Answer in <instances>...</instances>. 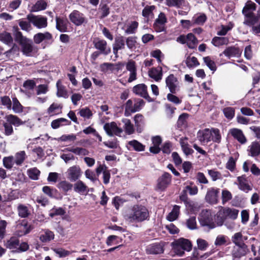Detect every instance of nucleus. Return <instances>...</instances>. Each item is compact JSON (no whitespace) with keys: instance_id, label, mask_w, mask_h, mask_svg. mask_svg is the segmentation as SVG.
<instances>
[{"instance_id":"6","label":"nucleus","mask_w":260,"mask_h":260,"mask_svg":"<svg viewBox=\"0 0 260 260\" xmlns=\"http://www.w3.org/2000/svg\"><path fill=\"white\" fill-rule=\"evenodd\" d=\"M172 180L171 175L168 173H165L157 180L156 190H165L170 184Z\"/></svg>"},{"instance_id":"54","label":"nucleus","mask_w":260,"mask_h":260,"mask_svg":"<svg viewBox=\"0 0 260 260\" xmlns=\"http://www.w3.org/2000/svg\"><path fill=\"white\" fill-rule=\"evenodd\" d=\"M222 203L224 205L232 199V194L230 191L226 189H223L221 193Z\"/></svg>"},{"instance_id":"56","label":"nucleus","mask_w":260,"mask_h":260,"mask_svg":"<svg viewBox=\"0 0 260 260\" xmlns=\"http://www.w3.org/2000/svg\"><path fill=\"white\" fill-rule=\"evenodd\" d=\"M42 191L45 194L48 196L50 198L54 197L57 191L55 188L50 187V186H44L42 188Z\"/></svg>"},{"instance_id":"32","label":"nucleus","mask_w":260,"mask_h":260,"mask_svg":"<svg viewBox=\"0 0 260 260\" xmlns=\"http://www.w3.org/2000/svg\"><path fill=\"white\" fill-rule=\"evenodd\" d=\"M148 73L149 77L156 81L160 80L162 78V74L161 67L152 68L149 71Z\"/></svg>"},{"instance_id":"25","label":"nucleus","mask_w":260,"mask_h":260,"mask_svg":"<svg viewBox=\"0 0 260 260\" xmlns=\"http://www.w3.org/2000/svg\"><path fill=\"white\" fill-rule=\"evenodd\" d=\"M247 253V246L246 245L237 246L232 251V256L234 258L239 259L244 256Z\"/></svg>"},{"instance_id":"38","label":"nucleus","mask_w":260,"mask_h":260,"mask_svg":"<svg viewBox=\"0 0 260 260\" xmlns=\"http://www.w3.org/2000/svg\"><path fill=\"white\" fill-rule=\"evenodd\" d=\"M180 207L178 205H175L172 211L167 216V219L170 221H173L176 220L179 214Z\"/></svg>"},{"instance_id":"26","label":"nucleus","mask_w":260,"mask_h":260,"mask_svg":"<svg viewBox=\"0 0 260 260\" xmlns=\"http://www.w3.org/2000/svg\"><path fill=\"white\" fill-rule=\"evenodd\" d=\"M19 240L16 237H12L7 240L5 242V246L10 249H12L13 252H16V250L19 246Z\"/></svg>"},{"instance_id":"9","label":"nucleus","mask_w":260,"mask_h":260,"mask_svg":"<svg viewBox=\"0 0 260 260\" xmlns=\"http://www.w3.org/2000/svg\"><path fill=\"white\" fill-rule=\"evenodd\" d=\"M166 86L172 93H175L178 90L179 82L174 75H170L166 79Z\"/></svg>"},{"instance_id":"4","label":"nucleus","mask_w":260,"mask_h":260,"mask_svg":"<svg viewBox=\"0 0 260 260\" xmlns=\"http://www.w3.org/2000/svg\"><path fill=\"white\" fill-rule=\"evenodd\" d=\"M199 221L202 226H207L210 229L214 228L217 225L213 221L211 212L208 210L202 211L200 216Z\"/></svg>"},{"instance_id":"7","label":"nucleus","mask_w":260,"mask_h":260,"mask_svg":"<svg viewBox=\"0 0 260 260\" xmlns=\"http://www.w3.org/2000/svg\"><path fill=\"white\" fill-rule=\"evenodd\" d=\"M67 177L71 181H76L82 176V172L80 167L74 165L69 168L67 171Z\"/></svg>"},{"instance_id":"42","label":"nucleus","mask_w":260,"mask_h":260,"mask_svg":"<svg viewBox=\"0 0 260 260\" xmlns=\"http://www.w3.org/2000/svg\"><path fill=\"white\" fill-rule=\"evenodd\" d=\"M0 41L7 45H11L13 40L9 32L5 31L0 34Z\"/></svg>"},{"instance_id":"57","label":"nucleus","mask_w":260,"mask_h":260,"mask_svg":"<svg viewBox=\"0 0 260 260\" xmlns=\"http://www.w3.org/2000/svg\"><path fill=\"white\" fill-rule=\"evenodd\" d=\"M210 255V253H206L203 255H200L199 253V251L194 249L192 252V257L191 258H192V259H200L202 260L203 258H206L208 257Z\"/></svg>"},{"instance_id":"47","label":"nucleus","mask_w":260,"mask_h":260,"mask_svg":"<svg viewBox=\"0 0 260 260\" xmlns=\"http://www.w3.org/2000/svg\"><path fill=\"white\" fill-rule=\"evenodd\" d=\"M155 8L154 6H146L142 11L143 16L148 19L149 18H152L153 17V11Z\"/></svg>"},{"instance_id":"31","label":"nucleus","mask_w":260,"mask_h":260,"mask_svg":"<svg viewBox=\"0 0 260 260\" xmlns=\"http://www.w3.org/2000/svg\"><path fill=\"white\" fill-rule=\"evenodd\" d=\"M125 46V41L123 37H119L115 39V43L113 45V53L117 55L119 50L123 49Z\"/></svg>"},{"instance_id":"27","label":"nucleus","mask_w":260,"mask_h":260,"mask_svg":"<svg viewBox=\"0 0 260 260\" xmlns=\"http://www.w3.org/2000/svg\"><path fill=\"white\" fill-rule=\"evenodd\" d=\"M52 38V36L48 32L44 33L39 32L36 34L34 37V41L36 44H40L43 41L50 40Z\"/></svg>"},{"instance_id":"17","label":"nucleus","mask_w":260,"mask_h":260,"mask_svg":"<svg viewBox=\"0 0 260 260\" xmlns=\"http://www.w3.org/2000/svg\"><path fill=\"white\" fill-rule=\"evenodd\" d=\"M238 185L239 188L247 193L252 190V186L248 183V181L245 176L237 177Z\"/></svg>"},{"instance_id":"13","label":"nucleus","mask_w":260,"mask_h":260,"mask_svg":"<svg viewBox=\"0 0 260 260\" xmlns=\"http://www.w3.org/2000/svg\"><path fill=\"white\" fill-rule=\"evenodd\" d=\"M94 47L100 50L102 53L108 55L111 52V48L107 47V44L105 40L96 39L93 41Z\"/></svg>"},{"instance_id":"39","label":"nucleus","mask_w":260,"mask_h":260,"mask_svg":"<svg viewBox=\"0 0 260 260\" xmlns=\"http://www.w3.org/2000/svg\"><path fill=\"white\" fill-rule=\"evenodd\" d=\"M229 43V39L226 37H215L212 40V43L216 47L226 45Z\"/></svg>"},{"instance_id":"15","label":"nucleus","mask_w":260,"mask_h":260,"mask_svg":"<svg viewBox=\"0 0 260 260\" xmlns=\"http://www.w3.org/2000/svg\"><path fill=\"white\" fill-rule=\"evenodd\" d=\"M219 192V189H215L214 188H209L205 197L206 201L211 204H216L218 202Z\"/></svg>"},{"instance_id":"28","label":"nucleus","mask_w":260,"mask_h":260,"mask_svg":"<svg viewBox=\"0 0 260 260\" xmlns=\"http://www.w3.org/2000/svg\"><path fill=\"white\" fill-rule=\"evenodd\" d=\"M223 54L229 58L232 57H238L240 56L241 54V51L238 48L230 47L227 48L223 52Z\"/></svg>"},{"instance_id":"11","label":"nucleus","mask_w":260,"mask_h":260,"mask_svg":"<svg viewBox=\"0 0 260 260\" xmlns=\"http://www.w3.org/2000/svg\"><path fill=\"white\" fill-rule=\"evenodd\" d=\"M212 136L211 129L205 128L198 132L197 138L202 144H206L211 140Z\"/></svg>"},{"instance_id":"23","label":"nucleus","mask_w":260,"mask_h":260,"mask_svg":"<svg viewBox=\"0 0 260 260\" xmlns=\"http://www.w3.org/2000/svg\"><path fill=\"white\" fill-rule=\"evenodd\" d=\"M126 68L130 72L128 82H131L136 79L137 73L135 62L132 60H129L126 65Z\"/></svg>"},{"instance_id":"59","label":"nucleus","mask_w":260,"mask_h":260,"mask_svg":"<svg viewBox=\"0 0 260 260\" xmlns=\"http://www.w3.org/2000/svg\"><path fill=\"white\" fill-rule=\"evenodd\" d=\"M198 248L199 250L205 251L209 246L208 243L204 239L199 238L197 240Z\"/></svg>"},{"instance_id":"22","label":"nucleus","mask_w":260,"mask_h":260,"mask_svg":"<svg viewBox=\"0 0 260 260\" xmlns=\"http://www.w3.org/2000/svg\"><path fill=\"white\" fill-rule=\"evenodd\" d=\"M56 27L60 32L67 31L69 21L65 17H56Z\"/></svg>"},{"instance_id":"19","label":"nucleus","mask_w":260,"mask_h":260,"mask_svg":"<svg viewBox=\"0 0 260 260\" xmlns=\"http://www.w3.org/2000/svg\"><path fill=\"white\" fill-rule=\"evenodd\" d=\"M147 254H157L163 253V246L160 243H153L149 245L146 248Z\"/></svg>"},{"instance_id":"36","label":"nucleus","mask_w":260,"mask_h":260,"mask_svg":"<svg viewBox=\"0 0 260 260\" xmlns=\"http://www.w3.org/2000/svg\"><path fill=\"white\" fill-rule=\"evenodd\" d=\"M47 6V3L44 0H39L31 8V12H38L45 10Z\"/></svg>"},{"instance_id":"41","label":"nucleus","mask_w":260,"mask_h":260,"mask_svg":"<svg viewBox=\"0 0 260 260\" xmlns=\"http://www.w3.org/2000/svg\"><path fill=\"white\" fill-rule=\"evenodd\" d=\"M17 210L19 216L22 218H25L30 214L28 207L23 204H19L18 206Z\"/></svg>"},{"instance_id":"43","label":"nucleus","mask_w":260,"mask_h":260,"mask_svg":"<svg viewBox=\"0 0 260 260\" xmlns=\"http://www.w3.org/2000/svg\"><path fill=\"white\" fill-rule=\"evenodd\" d=\"M56 86L57 88V96L58 97L68 98L69 96L68 92L65 87L60 84L59 81H57Z\"/></svg>"},{"instance_id":"55","label":"nucleus","mask_w":260,"mask_h":260,"mask_svg":"<svg viewBox=\"0 0 260 260\" xmlns=\"http://www.w3.org/2000/svg\"><path fill=\"white\" fill-rule=\"evenodd\" d=\"M12 109L15 113H18L22 112L23 107L18 100L16 98L13 99V107Z\"/></svg>"},{"instance_id":"44","label":"nucleus","mask_w":260,"mask_h":260,"mask_svg":"<svg viewBox=\"0 0 260 260\" xmlns=\"http://www.w3.org/2000/svg\"><path fill=\"white\" fill-rule=\"evenodd\" d=\"M65 122L64 125H68L70 123V122L66 118H60L55 120H54L51 122V127L53 129H56L63 124L62 123Z\"/></svg>"},{"instance_id":"51","label":"nucleus","mask_w":260,"mask_h":260,"mask_svg":"<svg viewBox=\"0 0 260 260\" xmlns=\"http://www.w3.org/2000/svg\"><path fill=\"white\" fill-rule=\"evenodd\" d=\"M180 144L182 150L186 155H190L193 153V149H191L189 145L186 142L181 141Z\"/></svg>"},{"instance_id":"12","label":"nucleus","mask_w":260,"mask_h":260,"mask_svg":"<svg viewBox=\"0 0 260 260\" xmlns=\"http://www.w3.org/2000/svg\"><path fill=\"white\" fill-rule=\"evenodd\" d=\"M32 229L31 225L28 224L25 221L23 220L17 225L16 233L17 236L21 237L29 233Z\"/></svg>"},{"instance_id":"14","label":"nucleus","mask_w":260,"mask_h":260,"mask_svg":"<svg viewBox=\"0 0 260 260\" xmlns=\"http://www.w3.org/2000/svg\"><path fill=\"white\" fill-rule=\"evenodd\" d=\"M39 238L43 243H48L54 239V234L49 229H42L39 233Z\"/></svg>"},{"instance_id":"52","label":"nucleus","mask_w":260,"mask_h":260,"mask_svg":"<svg viewBox=\"0 0 260 260\" xmlns=\"http://www.w3.org/2000/svg\"><path fill=\"white\" fill-rule=\"evenodd\" d=\"M40 172L36 168H33L28 170L27 175L31 179L33 180H38L40 175Z\"/></svg>"},{"instance_id":"29","label":"nucleus","mask_w":260,"mask_h":260,"mask_svg":"<svg viewBox=\"0 0 260 260\" xmlns=\"http://www.w3.org/2000/svg\"><path fill=\"white\" fill-rule=\"evenodd\" d=\"M256 10V5L254 2L249 1L243 8L242 12L245 16H250L253 14L252 12Z\"/></svg>"},{"instance_id":"40","label":"nucleus","mask_w":260,"mask_h":260,"mask_svg":"<svg viewBox=\"0 0 260 260\" xmlns=\"http://www.w3.org/2000/svg\"><path fill=\"white\" fill-rule=\"evenodd\" d=\"M186 38V44L187 46L191 49L194 48L198 44L197 39L192 33L188 34L187 35Z\"/></svg>"},{"instance_id":"49","label":"nucleus","mask_w":260,"mask_h":260,"mask_svg":"<svg viewBox=\"0 0 260 260\" xmlns=\"http://www.w3.org/2000/svg\"><path fill=\"white\" fill-rule=\"evenodd\" d=\"M26 158V154L24 151H20L15 155V163L18 165H21Z\"/></svg>"},{"instance_id":"30","label":"nucleus","mask_w":260,"mask_h":260,"mask_svg":"<svg viewBox=\"0 0 260 260\" xmlns=\"http://www.w3.org/2000/svg\"><path fill=\"white\" fill-rule=\"evenodd\" d=\"M123 123V128L125 133L128 135L133 134L135 133V127L128 119L123 118L122 119Z\"/></svg>"},{"instance_id":"53","label":"nucleus","mask_w":260,"mask_h":260,"mask_svg":"<svg viewBox=\"0 0 260 260\" xmlns=\"http://www.w3.org/2000/svg\"><path fill=\"white\" fill-rule=\"evenodd\" d=\"M14 163L15 160H14V157L12 156L5 157L3 158V165L7 169H11Z\"/></svg>"},{"instance_id":"46","label":"nucleus","mask_w":260,"mask_h":260,"mask_svg":"<svg viewBox=\"0 0 260 260\" xmlns=\"http://www.w3.org/2000/svg\"><path fill=\"white\" fill-rule=\"evenodd\" d=\"M62 108V106L56 103H53L48 109L47 112L49 115L52 116L59 113Z\"/></svg>"},{"instance_id":"63","label":"nucleus","mask_w":260,"mask_h":260,"mask_svg":"<svg viewBox=\"0 0 260 260\" xmlns=\"http://www.w3.org/2000/svg\"><path fill=\"white\" fill-rule=\"evenodd\" d=\"M58 188L67 192L72 188L73 185L67 181H62L58 184Z\"/></svg>"},{"instance_id":"58","label":"nucleus","mask_w":260,"mask_h":260,"mask_svg":"<svg viewBox=\"0 0 260 260\" xmlns=\"http://www.w3.org/2000/svg\"><path fill=\"white\" fill-rule=\"evenodd\" d=\"M206 20V16L204 14H202L198 16H195L192 18V23L193 24L202 25Z\"/></svg>"},{"instance_id":"50","label":"nucleus","mask_w":260,"mask_h":260,"mask_svg":"<svg viewBox=\"0 0 260 260\" xmlns=\"http://www.w3.org/2000/svg\"><path fill=\"white\" fill-rule=\"evenodd\" d=\"M134 106L131 100H128L125 106L124 115L129 116L132 113H134Z\"/></svg>"},{"instance_id":"37","label":"nucleus","mask_w":260,"mask_h":260,"mask_svg":"<svg viewBox=\"0 0 260 260\" xmlns=\"http://www.w3.org/2000/svg\"><path fill=\"white\" fill-rule=\"evenodd\" d=\"M74 189L76 192L82 193L87 191V186L82 181L78 180L74 184Z\"/></svg>"},{"instance_id":"24","label":"nucleus","mask_w":260,"mask_h":260,"mask_svg":"<svg viewBox=\"0 0 260 260\" xmlns=\"http://www.w3.org/2000/svg\"><path fill=\"white\" fill-rule=\"evenodd\" d=\"M64 152H71L73 153L79 155V156H85L89 154V151L85 148L79 147H68L62 150Z\"/></svg>"},{"instance_id":"18","label":"nucleus","mask_w":260,"mask_h":260,"mask_svg":"<svg viewBox=\"0 0 260 260\" xmlns=\"http://www.w3.org/2000/svg\"><path fill=\"white\" fill-rule=\"evenodd\" d=\"M133 92L145 99L150 101V97L148 94L147 87L144 84H140L135 86L133 88Z\"/></svg>"},{"instance_id":"5","label":"nucleus","mask_w":260,"mask_h":260,"mask_svg":"<svg viewBox=\"0 0 260 260\" xmlns=\"http://www.w3.org/2000/svg\"><path fill=\"white\" fill-rule=\"evenodd\" d=\"M27 18L29 22L38 28H45L47 26V19L45 17L29 14L27 16Z\"/></svg>"},{"instance_id":"21","label":"nucleus","mask_w":260,"mask_h":260,"mask_svg":"<svg viewBox=\"0 0 260 260\" xmlns=\"http://www.w3.org/2000/svg\"><path fill=\"white\" fill-rule=\"evenodd\" d=\"M230 133L241 144H244L247 142V139L243 132L238 128H232L230 130Z\"/></svg>"},{"instance_id":"8","label":"nucleus","mask_w":260,"mask_h":260,"mask_svg":"<svg viewBox=\"0 0 260 260\" xmlns=\"http://www.w3.org/2000/svg\"><path fill=\"white\" fill-rule=\"evenodd\" d=\"M104 128L107 134L110 136L113 135L120 136L123 132L122 129L118 127L115 122L106 123L104 126Z\"/></svg>"},{"instance_id":"61","label":"nucleus","mask_w":260,"mask_h":260,"mask_svg":"<svg viewBox=\"0 0 260 260\" xmlns=\"http://www.w3.org/2000/svg\"><path fill=\"white\" fill-rule=\"evenodd\" d=\"M204 62L207 67L212 71H215L216 69V67L215 62L212 60L209 56L205 57L203 58Z\"/></svg>"},{"instance_id":"34","label":"nucleus","mask_w":260,"mask_h":260,"mask_svg":"<svg viewBox=\"0 0 260 260\" xmlns=\"http://www.w3.org/2000/svg\"><path fill=\"white\" fill-rule=\"evenodd\" d=\"M5 118L8 122H9L11 125H13L15 126H19L24 123V122L17 116L12 114L6 116Z\"/></svg>"},{"instance_id":"16","label":"nucleus","mask_w":260,"mask_h":260,"mask_svg":"<svg viewBox=\"0 0 260 260\" xmlns=\"http://www.w3.org/2000/svg\"><path fill=\"white\" fill-rule=\"evenodd\" d=\"M248 155L256 157L260 154V141H254L248 146L247 150Z\"/></svg>"},{"instance_id":"2","label":"nucleus","mask_w":260,"mask_h":260,"mask_svg":"<svg viewBox=\"0 0 260 260\" xmlns=\"http://www.w3.org/2000/svg\"><path fill=\"white\" fill-rule=\"evenodd\" d=\"M173 252L177 255L182 256L184 251H189L192 248L191 242L186 239H178L171 244Z\"/></svg>"},{"instance_id":"33","label":"nucleus","mask_w":260,"mask_h":260,"mask_svg":"<svg viewBox=\"0 0 260 260\" xmlns=\"http://www.w3.org/2000/svg\"><path fill=\"white\" fill-rule=\"evenodd\" d=\"M135 125L136 127L137 132L140 133L143 131V125L144 124V117L140 114H136L134 118Z\"/></svg>"},{"instance_id":"62","label":"nucleus","mask_w":260,"mask_h":260,"mask_svg":"<svg viewBox=\"0 0 260 260\" xmlns=\"http://www.w3.org/2000/svg\"><path fill=\"white\" fill-rule=\"evenodd\" d=\"M208 173L214 181L222 178L221 173L215 170H208Z\"/></svg>"},{"instance_id":"64","label":"nucleus","mask_w":260,"mask_h":260,"mask_svg":"<svg viewBox=\"0 0 260 260\" xmlns=\"http://www.w3.org/2000/svg\"><path fill=\"white\" fill-rule=\"evenodd\" d=\"M224 116L229 119H232L235 115V109L232 107H226L223 109Z\"/></svg>"},{"instance_id":"48","label":"nucleus","mask_w":260,"mask_h":260,"mask_svg":"<svg viewBox=\"0 0 260 260\" xmlns=\"http://www.w3.org/2000/svg\"><path fill=\"white\" fill-rule=\"evenodd\" d=\"M246 19L244 21V23L249 26H254L257 24L259 22V18L251 14L250 16H245Z\"/></svg>"},{"instance_id":"3","label":"nucleus","mask_w":260,"mask_h":260,"mask_svg":"<svg viewBox=\"0 0 260 260\" xmlns=\"http://www.w3.org/2000/svg\"><path fill=\"white\" fill-rule=\"evenodd\" d=\"M239 212L238 209L235 208L222 207L218 212L219 215H222V217L217 221V225L218 226L222 225L224 223V221L227 219L228 218L233 220L236 219L238 217Z\"/></svg>"},{"instance_id":"60","label":"nucleus","mask_w":260,"mask_h":260,"mask_svg":"<svg viewBox=\"0 0 260 260\" xmlns=\"http://www.w3.org/2000/svg\"><path fill=\"white\" fill-rule=\"evenodd\" d=\"M186 64L188 68H193L199 64L197 58L194 56L188 57L186 60Z\"/></svg>"},{"instance_id":"20","label":"nucleus","mask_w":260,"mask_h":260,"mask_svg":"<svg viewBox=\"0 0 260 260\" xmlns=\"http://www.w3.org/2000/svg\"><path fill=\"white\" fill-rule=\"evenodd\" d=\"M20 45L21 46L22 51L24 55L31 56L35 52V48L31 40L28 39Z\"/></svg>"},{"instance_id":"35","label":"nucleus","mask_w":260,"mask_h":260,"mask_svg":"<svg viewBox=\"0 0 260 260\" xmlns=\"http://www.w3.org/2000/svg\"><path fill=\"white\" fill-rule=\"evenodd\" d=\"M128 145L129 146L128 149L129 150L133 148L137 151H143L145 150V146L136 140L129 141Z\"/></svg>"},{"instance_id":"10","label":"nucleus","mask_w":260,"mask_h":260,"mask_svg":"<svg viewBox=\"0 0 260 260\" xmlns=\"http://www.w3.org/2000/svg\"><path fill=\"white\" fill-rule=\"evenodd\" d=\"M71 21L75 25H82L85 21V17L83 14L78 11H73L69 15Z\"/></svg>"},{"instance_id":"1","label":"nucleus","mask_w":260,"mask_h":260,"mask_svg":"<svg viewBox=\"0 0 260 260\" xmlns=\"http://www.w3.org/2000/svg\"><path fill=\"white\" fill-rule=\"evenodd\" d=\"M125 217L130 222H141L149 219V212L145 206L135 205L128 210Z\"/></svg>"},{"instance_id":"45","label":"nucleus","mask_w":260,"mask_h":260,"mask_svg":"<svg viewBox=\"0 0 260 260\" xmlns=\"http://www.w3.org/2000/svg\"><path fill=\"white\" fill-rule=\"evenodd\" d=\"M232 241L237 246L245 245L242 234L240 232L235 233L232 237Z\"/></svg>"}]
</instances>
